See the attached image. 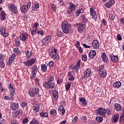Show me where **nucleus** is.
Masks as SVG:
<instances>
[{
	"label": "nucleus",
	"mask_w": 124,
	"mask_h": 124,
	"mask_svg": "<svg viewBox=\"0 0 124 124\" xmlns=\"http://www.w3.org/2000/svg\"><path fill=\"white\" fill-rule=\"evenodd\" d=\"M44 87L45 89H47L48 90L50 89H54V87H55V83L54 82L47 81L44 85Z\"/></svg>",
	"instance_id": "1a4fd4ad"
},
{
	"label": "nucleus",
	"mask_w": 124,
	"mask_h": 124,
	"mask_svg": "<svg viewBox=\"0 0 124 124\" xmlns=\"http://www.w3.org/2000/svg\"><path fill=\"white\" fill-rule=\"evenodd\" d=\"M65 87L66 88V91H69V89H70V87H71V83L70 82L66 83Z\"/></svg>",
	"instance_id": "58836bf2"
},
{
	"label": "nucleus",
	"mask_w": 124,
	"mask_h": 124,
	"mask_svg": "<svg viewBox=\"0 0 124 124\" xmlns=\"http://www.w3.org/2000/svg\"><path fill=\"white\" fill-rule=\"evenodd\" d=\"M21 107L23 108H26L28 106V104L25 102H23L21 104Z\"/></svg>",
	"instance_id": "864d4df0"
},
{
	"label": "nucleus",
	"mask_w": 124,
	"mask_h": 124,
	"mask_svg": "<svg viewBox=\"0 0 124 124\" xmlns=\"http://www.w3.org/2000/svg\"><path fill=\"white\" fill-rule=\"evenodd\" d=\"M32 77L34 78L36 76V74L37 73V66L36 65H33L32 69Z\"/></svg>",
	"instance_id": "dca6fc26"
},
{
	"label": "nucleus",
	"mask_w": 124,
	"mask_h": 124,
	"mask_svg": "<svg viewBox=\"0 0 124 124\" xmlns=\"http://www.w3.org/2000/svg\"><path fill=\"white\" fill-rule=\"evenodd\" d=\"M8 89L10 93L11 97H8L7 96H5L4 97V99H5V100H10V99H14L15 98V94H16V92H15V88H14L13 85H12L11 83H10L9 84Z\"/></svg>",
	"instance_id": "f257e3e1"
},
{
	"label": "nucleus",
	"mask_w": 124,
	"mask_h": 124,
	"mask_svg": "<svg viewBox=\"0 0 124 124\" xmlns=\"http://www.w3.org/2000/svg\"><path fill=\"white\" fill-rule=\"evenodd\" d=\"M19 38L21 41H26L29 38V34L27 32H23L19 35Z\"/></svg>",
	"instance_id": "9d476101"
},
{
	"label": "nucleus",
	"mask_w": 124,
	"mask_h": 124,
	"mask_svg": "<svg viewBox=\"0 0 124 124\" xmlns=\"http://www.w3.org/2000/svg\"><path fill=\"white\" fill-rule=\"evenodd\" d=\"M49 114L50 115H53V116H56L57 115V111L55 109H52L50 110Z\"/></svg>",
	"instance_id": "ea45409f"
},
{
	"label": "nucleus",
	"mask_w": 124,
	"mask_h": 124,
	"mask_svg": "<svg viewBox=\"0 0 124 124\" xmlns=\"http://www.w3.org/2000/svg\"><path fill=\"white\" fill-rule=\"evenodd\" d=\"M96 121H97L98 123H101L103 121V118L101 116H97L96 117Z\"/></svg>",
	"instance_id": "79ce46f5"
},
{
	"label": "nucleus",
	"mask_w": 124,
	"mask_h": 124,
	"mask_svg": "<svg viewBox=\"0 0 124 124\" xmlns=\"http://www.w3.org/2000/svg\"><path fill=\"white\" fill-rule=\"evenodd\" d=\"M68 80L69 81H74V80H75V78H74V76H71L69 78Z\"/></svg>",
	"instance_id": "338daca9"
},
{
	"label": "nucleus",
	"mask_w": 124,
	"mask_h": 124,
	"mask_svg": "<svg viewBox=\"0 0 124 124\" xmlns=\"http://www.w3.org/2000/svg\"><path fill=\"white\" fill-rule=\"evenodd\" d=\"M36 30L37 29L33 28L32 30H31V33L32 35H35L36 34Z\"/></svg>",
	"instance_id": "3c124183"
},
{
	"label": "nucleus",
	"mask_w": 124,
	"mask_h": 124,
	"mask_svg": "<svg viewBox=\"0 0 124 124\" xmlns=\"http://www.w3.org/2000/svg\"><path fill=\"white\" fill-rule=\"evenodd\" d=\"M0 124H5V120L3 118H1L0 119Z\"/></svg>",
	"instance_id": "0e129e2a"
},
{
	"label": "nucleus",
	"mask_w": 124,
	"mask_h": 124,
	"mask_svg": "<svg viewBox=\"0 0 124 124\" xmlns=\"http://www.w3.org/2000/svg\"><path fill=\"white\" fill-rule=\"evenodd\" d=\"M62 30L64 33H68L71 30V25L66 21H63L62 23Z\"/></svg>",
	"instance_id": "f03ea898"
},
{
	"label": "nucleus",
	"mask_w": 124,
	"mask_h": 124,
	"mask_svg": "<svg viewBox=\"0 0 124 124\" xmlns=\"http://www.w3.org/2000/svg\"><path fill=\"white\" fill-rule=\"evenodd\" d=\"M114 109L117 112H121L123 109L122 105L119 103H115L114 105Z\"/></svg>",
	"instance_id": "f3484780"
},
{
	"label": "nucleus",
	"mask_w": 124,
	"mask_h": 124,
	"mask_svg": "<svg viewBox=\"0 0 124 124\" xmlns=\"http://www.w3.org/2000/svg\"><path fill=\"white\" fill-rule=\"evenodd\" d=\"M114 3H115V0H109L106 3V7L107 8H111V7L113 6Z\"/></svg>",
	"instance_id": "412c9836"
},
{
	"label": "nucleus",
	"mask_w": 124,
	"mask_h": 124,
	"mask_svg": "<svg viewBox=\"0 0 124 124\" xmlns=\"http://www.w3.org/2000/svg\"><path fill=\"white\" fill-rule=\"evenodd\" d=\"M96 56V52L95 50H91L89 52V58L91 59V60H93V59H94Z\"/></svg>",
	"instance_id": "aec40b11"
},
{
	"label": "nucleus",
	"mask_w": 124,
	"mask_h": 124,
	"mask_svg": "<svg viewBox=\"0 0 124 124\" xmlns=\"http://www.w3.org/2000/svg\"><path fill=\"white\" fill-rule=\"evenodd\" d=\"M102 60L103 62L107 63V62H109V60L108 59V57L106 56V53L105 52H103L101 56Z\"/></svg>",
	"instance_id": "4be33fe9"
},
{
	"label": "nucleus",
	"mask_w": 124,
	"mask_h": 124,
	"mask_svg": "<svg viewBox=\"0 0 124 124\" xmlns=\"http://www.w3.org/2000/svg\"><path fill=\"white\" fill-rule=\"evenodd\" d=\"M41 68L43 72H46L47 71V66L46 64H42Z\"/></svg>",
	"instance_id": "c9c22d12"
},
{
	"label": "nucleus",
	"mask_w": 124,
	"mask_h": 124,
	"mask_svg": "<svg viewBox=\"0 0 124 124\" xmlns=\"http://www.w3.org/2000/svg\"><path fill=\"white\" fill-rule=\"evenodd\" d=\"M34 62H35V59L33 58L31 60L27 61V62H24V64L26 66H31L33 64Z\"/></svg>",
	"instance_id": "2eb2a0df"
},
{
	"label": "nucleus",
	"mask_w": 124,
	"mask_h": 124,
	"mask_svg": "<svg viewBox=\"0 0 124 124\" xmlns=\"http://www.w3.org/2000/svg\"><path fill=\"white\" fill-rule=\"evenodd\" d=\"M82 61H83L84 62H87V55L86 54H84L82 56Z\"/></svg>",
	"instance_id": "603ef678"
},
{
	"label": "nucleus",
	"mask_w": 124,
	"mask_h": 124,
	"mask_svg": "<svg viewBox=\"0 0 124 124\" xmlns=\"http://www.w3.org/2000/svg\"><path fill=\"white\" fill-rule=\"evenodd\" d=\"M79 102L81 103L82 105H84V106H86L88 104V102L87 101V100L85 98V97H79Z\"/></svg>",
	"instance_id": "b1692460"
},
{
	"label": "nucleus",
	"mask_w": 124,
	"mask_h": 124,
	"mask_svg": "<svg viewBox=\"0 0 124 124\" xmlns=\"http://www.w3.org/2000/svg\"><path fill=\"white\" fill-rule=\"evenodd\" d=\"M31 2L30 1L28 2L27 5H23L21 6L20 7V10L22 13H26V12H28V11H29V9H30V8L31 7Z\"/></svg>",
	"instance_id": "0eeeda50"
},
{
	"label": "nucleus",
	"mask_w": 124,
	"mask_h": 124,
	"mask_svg": "<svg viewBox=\"0 0 124 124\" xmlns=\"http://www.w3.org/2000/svg\"><path fill=\"white\" fill-rule=\"evenodd\" d=\"M0 33L4 37H7L9 35L8 33L5 32V28H4V27L1 28Z\"/></svg>",
	"instance_id": "a878e982"
},
{
	"label": "nucleus",
	"mask_w": 124,
	"mask_h": 124,
	"mask_svg": "<svg viewBox=\"0 0 124 124\" xmlns=\"http://www.w3.org/2000/svg\"><path fill=\"white\" fill-rule=\"evenodd\" d=\"M81 65V61L79 60L78 62L77 65L74 66V69L76 70V71L78 72L79 71V69H80V66Z\"/></svg>",
	"instance_id": "473e14b6"
},
{
	"label": "nucleus",
	"mask_w": 124,
	"mask_h": 124,
	"mask_svg": "<svg viewBox=\"0 0 124 124\" xmlns=\"http://www.w3.org/2000/svg\"><path fill=\"white\" fill-rule=\"evenodd\" d=\"M51 39H52V36L51 35H48L44 38L42 42V45H45L46 44H48V43L51 41Z\"/></svg>",
	"instance_id": "9b49d317"
},
{
	"label": "nucleus",
	"mask_w": 124,
	"mask_h": 124,
	"mask_svg": "<svg viewBox=\"0 0 124 124\" xmlns=\"http://www.w3.org/2000/svg\"><path fill=\"white\" fill-rule=\"evenodd\" d=\"M15 42L16 46H17V47H19V46H20V42L19 41V40H17V39H15Z\"/></svg>",
	"instance_id": "5fc2aeb1"
},
{
	"label": "nucleus",
	"mask_w": 124,
	"mask_h": 124,
	"mask_svg": "<svg viewBox=\"0 0 124 124\" xmlns=\"http://www.w3.org/2000/svg\"><path fill=\"white\" fill-rule=\"evenodd\" d=\"M0 67L1 68H4V67H5V63H4L3 61L0 62Z\"/></svg>",
	"instance_id": "09e8293b"
},
{
	"label": "nucleus",
	"mask_w": 124,
	"mask_h": 124,
	"mask_svg": "<svg viewBox=\"0 0 124 124\" xmlns=\"http://www.w3.org/2000/svg\"><path fill=\"white\" fill-rule=\"evenodd\" d=\"M6 14L5 13V12H4V11L2 10L1 11V14H0V20L1 21H4V20H5V19H6Z\"/></svg>",
	"instance_id": "c85d7f7f"
},
{
	"label": "nucleus",
	"mask_w": 124,
	"mask_h": 124,
	"mask_svg": "<svg viewBox=\"0 0 124 124\" xmlns=\"http://www.w3.org/2000/svg\"><path fill=\"white\" fill-rule=\"evenodd\" d=\"M56 33L58 37H62L63 36V32L60 30H58Z\"/></svg>",
	"instance_id": "e433bc0d"
},
{
	"label": "nucleus",
	"mask_w": 124,
	"mask_h": 124,
	"mask_svg": "<svg viewBox=\"0 0 124 124\" xmlns=\"http://www.w3.org/2000/svg\"><path fill=\"white\" fill-rule=\"evenodd\" d=\"M92 75V70L91 68H88L85 71L83 78H89Z\"/></svg>",
	"instance_id": "ddd939ff"
},
{
	"label": "nucleus",
	"mask_w": 124,
	"mask_h": 124,
	"mask_svg": "<svg viewBox=\"0 0 124 124\" xmlns=\"http://www.w3.org/2000/svg\"><path fill=\"white\" fill-rule=\"evenodd\" d=\"M15 59H16V54H13L9 59V61L7 63V65L9 66L11 65V64H12V63L14 62V61H15Z\"/></svg>",
	"instance_id": "4468645a"
},
{
	"label": "nucleus",
	"mask_w": 124,
	"mask_h": 124,
	"mask_svg": "<svg viewBox=\"0 0 124 124\" xmlns=\"http://www.w3.org/2000/svg\"><path fill=\"white\" fill-rule=\"evenodd\" d=\"M77 7V6L74 4V3L71 2L69 3V7L67 10V14H69V15L72 14V12L75 10Z\"/></svg>",
	"instance_id": "39448f33"
},
{
	"label": "nucleus",
	"mask_w": 124,
	"mask_h": 124,
	"mask_svg": "<svg viewBox=\"0 0 124 124\" xmlns=\"http://www.w3.org/2000/svg\"><path fill=\"white\" fill-rule=\"evenodd\" d=\"M92 46L93 49H98L99 48V42L97 40H94L92 43Z\"/></svg>",
	"instance_id": "a211bd4d"
},
{
	"label": "nucleus",
	"mask_w": 124,
	"mask_h": 124,
	"mask_svg": "<svg viewBox=\"0 0 124 124\" xmlns=\"http://www.w3.org/2000/svg\"><path fill=\"white\" fill-rule=\"evenodd\" d=\"M38 8H39V4L36 1L34 3V7L32 8V10H36Z\"/></svg>",
	"instance_id": "4c0bfd02"
},
{
	"label": "nucleus",
	"mask_w": 124,
	"mask_h": 124,
	"mask_svg": "<svg viewBox=\"0 0 124 124\" xmlns=\"http://www.w3.org/2000/svg\"><path fill=\"white\" fill-rule=\"evenodd\" d=\"M29 124H39L38 121L35 118H33L29 123Z\"/></svg>",
	"instance_id": "a19ab883"
},
{
	"label": "nucleus",
	"mask_w": 124,
	"mask_h": 124,
	"mask_svg": "<svg viewBox=\"0 0 124 124\" xmlns=\"http://www.w3.org/2000/svg\"><path fill=\"white\" fill-rule=\"evenodd\" d=\"M0 61H4V55L2 54H0Z\"/></svg>",
	"instance_id": "e2e57ef3"
},
{
	"label": "nucleus",
	"mask_w": 124,
	"mask_h": 124,
	"mask_svg": "<svg viewBox=\"0 0 124 124\" xmlns=\"http://www.w3.org/2000/svg\"><path fill=\"white\" fill-rule=\"evenodd\" d=\"M48 53L52 60H56V61L60 60V55L58 54V49L54 48L52 50H50Z\"/></svg>",
	"instance_id": "7ed1b4c3"
},
{
	"label": "nucleus",
	"mask_w": 124,
	"mask_h": 124,
	"mask_svg": "<svg viewBox=\"0 0 124 124\" xmlns=\"http://www.w3.org/2000/svg\"><path fill=\"white\" fill-rule=\"evenodd\" d=\"M81 17L83 20V23H84L85 24H86V23H87V22H88V19H87V18L86 17V16H85L84 15H82L81 16Z\"/></svg>",
	"instance_id": "49530a36"
},
{
	"label": "nucleus",
	"mask_w": 124,
	"mask_h": 124,
	"mask_svg": "<svg viewBox=\"0 0 124 124\" xmlns=\"http://www.w3.org/2000/svg\"><path fill=\"white\" fill-rule=\"evenodd\" d=\"M18 108H19V105L18 104V103H14L12 104L11 110L15 111H17V110H18Z\"/></svg>",
	"instance_id": "6ab92c4d"
},
{
	"label": "nucleus",
	"mask_w": 124,
	"mask_h": 124,
	"mask_svg": "<svg viewBox=\"0 0 124 124\" xmlns=\"http://www.w3.org/2000/svg\"><path fill=\"white\" fill-rule=\"evenodd\" d=\"M53 97L55 100H58L59 99V93L56 90H54L52 93Z\"/></svg>",
	"instance_id": "c756f323"
},
{
	"label": "nucleus",
	"mask_w": 124,
	"mask_h": 124,
	"mask_svg": "<svg viewBox=\"0 0 124 124\" xmlns=\"http://www.w3.org/2000/svg\"><path fill=\"white\" fill-rule=\"evenodd\" d=\"M77 49H78L79 53H83V48H82V47L81 46H78V47H77Z\"/></svg>",
	"instance_id": "69168bd1"
},
{
	"label": "nucleus",
	"mask_w": 124,
	"mask_h": 124,
	"mask_svg": "<svg viewBox=\"0 0 124 124\" xmlns=\"http://www.w3.org/2000/svg\"><path fill=\"white\" fill-rule=\"evenodd\" d=\"M37 34H40V35H43L44 34V31L43 30H39L37 32Z\"/></svg>",
	"instance_id": "13d9d810"
},
{
	"label": "nucleus",
	"mask_w": 124,
	"mask_h": 124,
	"mask_svg": "<svg viewBox=\"0 0 124 124\" xmlns=\"http://www.w3.org/2000/svg\"><path fill=\"white\" fill-rule=\"evenodd\" d=\"M15 112H16L18 115H22L23 114V110L22 109L19 108H18L16 111H15Z\"/></svg>",
	"instance_id": "de8ad7c7"
},
{
	"label": "nucleus",
	"mask_w": 124,
	"mask_h": 124,
	"mask_svg": "<svg viewBox=\"0 0 124 124\" xmlns=\"http://www.w3.org/2000/svg\"><path fill=\"white\" fill-rule=\"evenodd\" d=\"M90 13L91 14V16H92V18L94 19V20H97V14H96V12L94 10H93V8H90Z\"/></svg>",
	"instance_id": "f8f14e48"
},
{
	"label": "nucleus",
	"mask_w": 124,
	"mask_h": 124,
	"mask_svg": "<svg viewBox=\"0 0 124 124\" xmlns=\"http://www.w3.org/2000/svg\"><path fill=\"white\" fill-rule=\"evenodd\" d=\"M39 93V88L37 86H34L32 89L29 91V94L30 96L33 97Z\"/></svg>",
	"instance_id": "20e7f679"
},
{
	"label": "nucleus",
	"mask_w": 124,
	"mask_h": 124,
	"mask_svg": "<svg viewBox=\"0 0 124 124\" xmlns=\"http://www.w3.org/2000/svg\"><path fill=\"white\" fill-rule=\"evenodd\" d=\"M23 124H27L29 123V119L28 118H25L22 121Z\"/></svg>",
	"instance_id": "052dcab7"
},
{
	"label": "nucleus",
	"mask_w": 124,
	"mask_h": 124,
	"mask_svg": "<svg viewBox=\"0 0 124 124\" xmlns=\"http://www.w3.org/2000/svg\"><path fill=\"white\" fill-rule=\"evenodd\" d=\"M109 15L110 20H111V21H114V20H115V14L110 13Z\"/></svg>",
	"instance_id": "37998d69"
},
{
	"label": "nucleus",
	"mask_w": 124,
	"mask_h": 124,
	"mask_svg": "<svg viewBox=\"0 0 124 124\" xmlns=\"http://www.w3.org/2000/svg\"><path fill=\"white\" fill-rule=\"evenodd\" d=\"M117 37L118 40H119V41H121V40H122V36L121 35V34H118L117 36Z\"/></svg>",
	"instance_id": "774afa93"
},
{
	"label": "nucleus",
	"mask_w": 124,
	"mask_h": 124,
	"mask_svg": "<svg viewBox=\"0 0 124 124\" xmlns=\"http://www.w3.org/2000/svg\"><path fill=\"white\" fill-rule=\"evenodd\" d=\"M26 56L27 59H30V58L32 56V52L31 50H27V52H26Z\"/></svg>",
	"instance_id": "f704fd0d"
},
{
	"label": "nucleus",
	"mask_w": 124,
	"mask_h": 124,
	"mask_svg": "<svg viewBox=\"0 0 124 124\" xmlns=\"http://www.w3.org/2000/svg\"><path fill=\"white\" fill-rule=\"evenodd\" d=\"M13 52L15 54V55H18L20 52V50H19L18 47H16L14 48Z\"/></svg>",
	"instance_id": "a18cd8bd"
},
{
	"label": "nucleus",
	"mask_w": 124,
	"mask_h": 124,
	"mask_svg": "<svg viewBox=\"0 0 124 124\" xmlns=\"http://www.w3.org/2000/svg\"><path fill=\"white\" fill-rule=\"evenodd\" d=\"M122 86V82L120 81H116L114 82L113 84V87L114 88H115L116 89H117L118 88H120V87Z\"/></svg>",
	"instance_id": "2f4dec72"
},
{
	"label": "nucleus",
	"mask_w": 124,
	"mask_h": 124,
	"mask_svg": "<svg viewBox=\"0 0 124 124\" xmlns=\"http://www.w3.org/2000/svg\"><path fill=\"white\" fill-rule=\"evenodd\" d=\"M95 113H96V114H99L100 116H102V117H103L104 118H105V117H106V109H105V108H98L96 110Z\"/></svg>",
	"instance_id": "423d86ee"
},
{
	"label": "nucleus",
	"mask_w": 124,
	"mask_h": 124,
	"mask_svg": "<svg viewBox=\"0 0 124 124\" xmlns=\"http://www.w3.org/2000/svg\"><path fill=\"white\" fill-rule=\"evenodd\" d=\"M9 8L10 11H12L14 14H17L18 13V8L17 6L14 4H10L9 5Z\"/></svg>",
	"instance_id": "6e6552de"
},
{
	"label": "nucleus",
	"mask_w": 124,
	"mask_h": 124,
	"mask_svg": "<svg viewBox=\"0 0 124 124\" xmlns=\"http://www.w3.org/2000/svg\"><path fill=\"white\" fill-rule=\"evenodd\" d=\"M106 112L107 114V115H110L111 114H112V111H111V110H110V109L109 108H107L106 110Z\"/></svg>",
	"instance_id": "4d7b16f0"
},
{
	"label": "nucleus",
	"mask_w": 124,
	"mask_h": 124,
	"mask_svg": "<svg viewBox=\"0 0 124 124\" xmlns=\"http://www.w3.org/2000/svg\"><path fill=\"white\" fill-rule=\"evenodd\" d=\"M40 116L44 119L45 118H48V112L45 111V110H42L41 112H39Z\"/></svg>",
	"instance_id": "393cba45"
},
{
	"label": "nucleus",
	"mask_w": 124,
	"mask_h": 124,
	"mask_svg": "<svg viewBox=\"0 0 124 124\" xmlns=\"http://www.w3.org/2000/svg\"><path fill=\"white\" fill-rule=\"evenodd\" d=\"M104 65H101L99 67V73H101V72H103V71H104V70H106V69H104Z\"/></svg>",
	"instance_id": "c03bdc74"
},
{
	"label": "nucleus",
	"mask_w": 124,
	"mask_h": 124,
	"mask_svg": "<svg viewBox=\"0 0 124 124\" xmlns=\"http://www.w3.org/2000/svg\"><path fill=\"white\" fill-rule=\"evenodd\" d=\"M119 118H120V115L118 113L115 114L112 116V121L113 123H117L118 121H119Z\"/></svg>",
	"instance_id": "cd10ccee"
},
{
	"label": "nucleus",
	"mask_w": 124,
	"mask_h": 124,
	"mask_svg": "<svg viewBox=\"0 0 124 124\" xmlns=\"http://www.w3.org/2000/svg\"><path fill=\"white\" fill-rule=\"evenodd\" d=\"M53 81H54V77L53 76H51L48 78L47 82H52Z\"/></svg>",
	"instance_id": "6e6d98bb"
},
{
	"label": "nucleus",
	"mask_w": 124,
	"mask_h": 124,
	"mask_svg": "<svg viewBox=\"0 0 124 124\" xmlns=\"http://www.w3.org/2000/svg\"><path fill=\"white\" fill-rule=\"evenodd\" d=\"M78 10L79 11V13L82 14L85 12V9H84V8H81L79 9H78Z\"/></svg>",
	"instance_id": "680f3d73"
},
{
	"label": "nucleus",
	"mask_w": 124,
	"mask_h": 124,
	"mask_svg": "<svg viewBox=\"0 0 124 124\" xmlns=\"http://www.w3.org/2000/svg\"><path fill=\"white\" fill-rule=\"evenodd\" d=\"M33 109L35 112H36L37 113H38V112L39 111V110H40V108L39 107V104H34L33 106Z\"/></svg>",
	"instance_id": "7c9ffc66"
},
{
	"label": "nucleus",
	"mask_w": 124,
	"mask_h": 124,
	"mask_svg": "<svg viewBox=\"0 0 124 124\" xmlns=\"http://www.w3.org/2000/svg\"><path fill=\"white\" fill-rule=\"evenodd\" d=\"M54 64H55V63L53 61H50L48 63V66L49 67H53V66H54Z\"/></svg>",
	"instance_id": "8fccbe9b"
},
{
	"label": "nucleus",
	"mask_w": 124,
	"mask_h": 124,
	"mask_svg": "<svg viewBox=\"0 0 124 124\" xmlns=\"http://www.w3.org/2000/svg\"><path fill=\"white\" fill-rule=\"evenodd\" d=\"M99 76L100 77H102V78H106L107 76V72L106 70H104L103 72L99 73Z\"/></svg>",
	"instance_id": "72a5a7b5"
},
{
	"label": "nucleus",
	"mask_w": 124,
	"mask_h": 124,
	"mask_svg": "<svg viewBox=\"0 0 124 124\" xmlns=\"http://www.w3.org/2000/svg\"><path fill=\"white\" fill-rule=\"evenodd\" d=\"M87 26V25L85 23H81L79 26H78V31L79 32H82L83 30Z\"/></svg>",
	"instance_id": "5701e85b"
},
{
	"label": "nucleus",
	"mask_w": 124,
	"mask_h": 124,
	"mask_svg": "<svg viewBox=\"0 0 124 124\" xmlns=\"http://www.w3.org/2000/svg\"><path fill=\"white\" fill-rule=\"evenodd\" d=\"M51 6H52V10L53 11H56V10L57 9V6L55 5V4H53L51 5Z\"/></svg>",
	"instance_id": "bf43d9fd"
},
{
	"label": "nucleus",
	"mask_w": 124,
	"mask_h": 124,
	"mask_svg": "<svg viewBox=\"0 0 124 124\" xmlns=\"http://www.w3.org/2000/svg\"><path fill=\"white\" fill-rule=\"evenodd\" d=\"M110 59L111 60V61L113 62H117L119 61V57L118 56L112 55H110Z\"/></svg>",
	"instance_id": "bb28decb"
}]
</instances>
